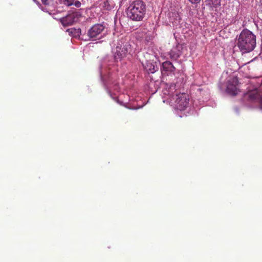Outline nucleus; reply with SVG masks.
<instances>
[{"label": "nucleus", "instance_id": "obj_7", "mask_svg": "<svg viewBox=\"0 0 262 262\" xmlns=\"http://www.w3.org/2000/svg\"><path fill=\"white\" fill-rule=\"evenodd\" d=\"M226 92L232 96L236 95L239 92L238 80L236 77H230L228 80Z\"/></svg>", "mask_w": 262, "mask_h": 262}, {"label": "nucleus", "instance_id": "obj_17", "mask_svg": "<svg viewBox=\"0 0 262 262\" xmlns=\"http://www.w3.org/2000/svg\"><path fill=\"white\" fill-rule=\"evenodd\" d=\"M260 10L262 12V0L260 1V5H259Z\"/></svg>", "mask_w": 262, "mask_h": 262}, {"label": "nucleus", "instance_id": "obj_9", "mask_svg": "<svg viewBox=\"0 0 262 262\" xmlns=\"http://www.w3.org/2000/svg\"><path fill=\"white\" fill-rule=\"evenodd\" d=\"M169 55L171 59L176 60L180 56V51L178 50L176 48H173L169 53Z\"/></svg>", "mask_w": 262, "mask_h": 262}, {"label": "nucleus", "instance_id": "obj_3", "mask_svg": "<svg viewBox=\"0 0 262 262\" xmlns=\"http://www.w3.org/2000/svg\"><path fill=\"white\" fill-rule=\"evenodd\" d=\"M106 25L105 24H96L88 29L86 35L89 37V40L95 41L101 39L103 37V32L106 29Z\"/></svg>", "mask_w": 262, "mask_h": 262}, {"label": "nucleus", "instance_id": "obj_8", "mask_svg": "<svg viewBox=\"0 0 262 262\" xmlns=\"http://www.w3.org/2000/svg\"><path fill=\"white\" fill-rule=\"evenodd\" d=\"M75 15L74 14H71L66 17L60 18L62 25L64 27L71 26L75 21Z\"/></svg>", "mask_w": 262, "mask_h": 262}, {"label": "nucleus", "instance_id": "obj_15", "mask_svg": "<svg viewBox=\"0 0 262 262\" xmlns=\"http://www.w3.org/2000/svg\"><path fill=\"white\" fill-rule=\"evenodd\" d=\"M41 2L45 5H50L53 3V0H41Z\"/></svg>", "mask_w": 262, "mask_h": 262}, {"label": "nucleus", "instance_id": "obj_12", "mask_svg": "<svg viewBox=\"0 0 262 262\" xmlns=\"http://www.w3.org/2000/svg\"><path fill=\"white\" fill-rule=\"evenodd\" d=\"M145 68L149 73H154L158 69V68L151 62H147L145 66Z\"/></svg>", "mask_w": 262, "mask_h": 262}, {"label": "nucleus", "instance_id": "obj_16", "mask_svg": "<svg viewBox=\"0 0 262 262\" xmlns=\"http://www.w3.org/2000/svg\"><path fill=\"white\" fill-rule=\"evenodd\" d=\"M188 1H190L192 4H196L200 1V0H188Z\"/></svg>", "mask_w": 262, "mask_h": 262}, {"label": "nucleus", "instance_id": "obj_14", "mask_svg": "<svg viewBox=\"0 0 262 262\" xmlns=\"http://www.w3.org/2000/svg\"><path fill=\"white\" fill-rule=\"evenodd\" d=\"M210 4H212L213 6L216 7L220 5L221 0H208Z\"/></svg>", "mask_w": 262, "mask_h": 262}, {"label": "nucleus", "instance_id": "obj_11", "mask_svg": "<svg viewBox=\"0 0 262 262\" xmlns=\"http://www.w3.org/2000/svg\"><path fill=\"white\" fill-rule=\"evenodd\" d=\"M114 3L108 0H106L101 4L102 8L105 10H111L113 8H114Z\"/></svg>", "mask_w": 262, "mask_h": 262}, {"label": "nucleus", "instance_id": "obj_10", "mask_svg": "<svg viewBox=\"0 0 262 262\" xmlns=\"http://www.w3.org/2000/svg\"><path fill=\"white\" fill-rule=\"evenodd\" d=\"M163 70L165 71L173 72L175 68L170 61H165L162 63Z\"/></svg>", "mask_w": 262, "mask_h": 262}, {"label": "nucleus", "instance_id": "obj_13", "mask_svg": "<svg viewBox=\"0 0 262 262\" xmlns=\"http://www.w3.org/2000/svg\"><path fill=\"white\" fill-rule=\"evenodd\" d=\"M63 3L68 6L74 5L77 8H79L81 6V3L77 0H63Z\"/></svg>", "mask_w": 262, "mask_h": 262}, {"label": "nucleus", "instance_id": "obj_5", "mask_svg": "<svg viewBox=\"0 0 262 262\" xmlns=\"http://www.w3.org/2000/svg\"><path fill=\"white\" fill-rule=\"evenodd\" d=\"M131 51V46L128 42H126L123 45L119 44L116 48L114 57L116 60H121L128 54H130Z\"/></svg>", "mask_w": 262, "mask_h": 262}, {"label": "nucleus", "instance_id": "obj_2", "mask_svg": "<svg viewBox=\"0 0 262 262\" xmlns=\"http://www.w3.org/2000/svg\"><path fill=\"white\" fill-rule=\"evenodd\" d=\"M146 7L144 2L141 0L134 1L128 8V17L135 21H141L145 16Z\"/></svg>", "mask_w": 262, "mask_h": 262}, {"label": "nucleus", "instance_id": "obj_6", "mask_svg": "<svg viewBox=\"0 0 262 262\" xmlns=\"http://www.w3.org/2000/svg\"><path fill=\"white\" fill-rule=\"evenodd\" d=\"M176 107L180 111L184 110L188 106L189 98L188 94L181 93L177 95L174 98Z\"/></svg>", "mask_w": 262, "mask_h": 262}, {"label": "nucleus", "instance_id": "obj_1", "mask_svg": "<svg viewBox=\"0 0 262 262\" xmlns=\"http://www.w3.org/2000/svg\"><path fill=\"white\" fill-rule=\"evenodd\" d=\"M237 46L243 53H249L256 46V36L247 29L243 30L237 39Z\"/></svg>", "mask_w": 262, "mask_h": 262}, {"label": "nucleus", "instance_id": "obj_4", "mask_svg": "<svg viewBox=\"0 0 262 262\" xmlns=\"http://www.w3.org/2000/svg\"><path fill=\"white\" fill-rule=\"evenodd\" d=\"M244 98L251 102L258 103L262 109V89L261 88L249 91L245 94Z\"/></svg>", "mask_w": 262, "mask_h": 262}]
</instances>
